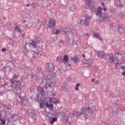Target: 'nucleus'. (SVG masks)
Segmentation results:
<instances>
[{
    "label": "nucleus",
    "mask_w": 125,
    "mask_h": 125,
    "mask_svg": "<svg viewBox=\"0 0 125 125\" xmlns=\"http://www.w3.org/2000/svg\"><path fill=\"white\" fill-rule=\"evenodd\" d=\"M19 98H20V99H21V100H22V101H24V99H25V98L24 97H22L21 96V95H19Z\"/></svg>",
    "instance_id": "a19ab883"
},
{
    "label": "nucleus",
    "mask_w": 125,
    "mask_h": 125,
    "mask_svg": "<svg viewBox=\"0 0 125 125\" xmlns=\"http://www.w3.org/2000/svg\"><path fill=\"white\" fill-rule=\"evenodd\" d=\"M80 85H81V84H80L79 83H77L76 85V90L78 91L79 90V86H80Z\"/></svg>",
    "instance_id": "58836bf2"
},
{
    "label": "nucleus",
    "mask_w": 125,
    "mask_h": 125,
    "mask_svg": "<svg viewBox=\"0 0 125 125\" xmlns=\"http://www.w3.org/2000/svg\"><path fill=\"white\" fill-rule=\"evenodd\" d=\"M115 54L116 55H121V53L119 52H115Z\"/></svg>",
    "instance_id": "09e8293b"
},
{
    "label": "nucleus",
    "mask_w": 125,
    "mask_h": 125,
    "mask_svg": "<svg viewBox=\"0 0 125 125\" xmlns=\"http://www.w3.org/2000/svg\"><path fill=\"white\" fill-rule=\"evenodd\" d=\"M39 55H41V54H40V52H34V58H37V57H39Z\"/></svg>",
    "instance_id": "c85d7f7f"
},
{
    "label": "nucleus",
    "mask_w": 125,
    "mask_h": 125,
    "mask_svg": "<svg viewBox=\"0 0 125 125\" xmlns=\"http://www.w3.org/2000/svg\"><path fill=\"white\" fill-rule=\"evenodd\" d=\"M51 93L52 94V96H55V95H56V94H55V93H53L52 92H51Z\"/></svg>",
    "instance_id": "5fc2aeb1"
},
{
    "label": "nucleus",
    "mask_w": 125,
    "mask_h": 125,
    "mask_svg": "<svg viewBox=\"0 0 125 125\" xmlns=\"http://www.w3.org/2000/svg\"><path fill=\"white\" fill-rule=\"evenodd\" d=\"M77 9V8L76 7V5L74 4H72L70 5L69 7V10L72 12H74V11H76V10Z\"/></svg>",
    "instance_id": "6ab92c4d"
},
{
    "label": "nucleus",
    "mask_w": 125,
    "mask_h": 125,
    "mask_svg": "<svg viewBox=\"0 0 125 125\" xmlns=\"http://www.w3.org/2000/svg\"><path fill=\"white\" fill-rule=\"evenodd\" d=\"M101 5H102L103 7H105V3H104V2H102V3H101Z\"/></svg>",
    "instance_id": "8fccbe9b"
},
{
    "label": "nucleus",
    "mask_w": 125,
    "mask_h": 125,
    "mask_svg": "<svg viewBox=\"0 0 125 125\" xmlns=\"http://www.w3.org/2000/svg\"><path fill=\"white\" fill-rule=\"evenodd\" d=\"M107 61L109 63H114V57L113 56V54H109L108 55V58Z\"/></svg>",
    "instance_id": "2eb2a0df"
},
{
    "label": "nucleus",
    "mask_w": 125,
    "mask_h": 125,
    "mask_svg": "<svg viewBox=\"0 0 125 125\" xmlns=\"http://www.w3.org/2000/svg\"><path fill=\"white\" fill-rule=\"evenodd\" d=\"M6 93V92L5 91L3 90L0 92V95L2 96L3 94H5Z\"/></svg>",
    "instance_id": "ea45409f"
},
{
    "label": "nucleus",
    "mask_w": 125,
    "mask_h": 125,
    "mask_svg": "<svg viewBox=\"0 0 125 125\" xmlns=\"http://www.w3.org/2000/svg\"><path fill=\"white\" fill-rule=\"evenodd\" d=\"M55 122H57V118L53 117L52 120H50V123L51 125H53Z\"/></svg>",
    "instance_id": "a878e982"
},
{
    "label": "nucleus",
    "mask_w": 125,
    "mask_h": 125,
    "mask_svg": "<svg viewBox=\"0 0 125 125\" xmlns=\"http://www.w3.org/2000/svg\"><path fill=\"white\" fill-rule=\"evenodd\" d=\"M119 66H120V63L119 62H117L115 64V67L116 68H119Z\"/></svg>",
    "instance_id": "79ce46f5"
},
{
    "label": "nucleus",
    "mask_w": 125,
    "mask_h": 125,
    "mask_svg": "<svg viewBox=\"0 0 125 125\" xmlns=\"http://www.w3.org/2000/svg\"><path fill=\"white\" fill-rule=\"evenodd\" d=\"M40 107L41 108H42V104H40Z\"/></svg>",
    "instance_id": "0e129e2a"
},
{
    "label": "nucleus",
    "mask_w": 125,
    "mask_h": 125,
    "mask_svg": "<svg viewBox=\"0 0 125 125\" xmlns=\"http://www.w3.org/2000/svg\"><path fill=\"white\" fill-rule=\"evenodd\" d=\"M118 28L117 29V31L118 32V33H121V31H122V30H123V29H124L123 24H121V25L118 24Z\"/></svg>",
    "instance_id": "393cba45"
},
{
    "label": "nucleus",
    "mask_w": 125,
    "mask_h": 125,
    "mask_svg": "<svg viewBox=\"0 0 125 125\" xmlns=\"http://www.w3.org/2000/svg\"><path fill=\"white\" fill-rule=\"evenodd\" d=\"M104 125H110V121H109V120H106L104 122Z\"/></svg>",
    "instance_id": "c9c22d12"
},
{
    "label": "nucleus",
    "mask_w": 125,
    "mask_h": 125,
    "mask_svg": "<svg viewBox=\"0 0 125 125\" xmlns=\"http://www.w3.org/2000/svg\"><path fill=\"white\" fill-rule=\"evenodd\" d=\"M95 13L97 16H99L100 20L103 22H105V21H108L110 17L108 14L102 13V7L101 6L98 7V9L95 11Z\"/></svg>",
    "instance_id": "f03ea898"
},
{
    "label": "nucleus",
    "mask_w": 125,
    "mask_h": 125,
    "mask_svg": "<svg viewBox=\"0 0 125 125\" xmlns=\"http://www.w3.org/2000/svg\"><path fill=\"white\" fill-rule=\"evenodd\" d=\"M62 32H63V35H65L66 37H68V33H69V34L71 33V36H73L74 34L76 33V30H75V29H72L69 27H64L60 28V29H54L53 30V33L55 35H58V34H60V33H62Z\"/></svg>",
    "instance_id": "f257e3e1"
},
{
    "label": "nucleus",
    "mask_w": 125,
    "mask_h": 125,
    "mask_svg": "<svg viewBox=\"0 0 125 125\" xmlns=\"http://www.w3.org/2000/svg\"><path fill=\"white\" fill-rule=\"evenodd\" d=\"M71 61H73L74 63H78V58L77 57H71Z\"/></svg>",
    "instance_id": "cd10ccee"
},
{
    "label": "nucleus",
    "mask_w": 125,
    "mask_h": 125,
    "mask_svg": "<svg viewBox=\"0 0 125 125\" xmlns=\"http://www.w3.org/2000/svg\"><path fill=\"white\" fill-rule=\"evenodd\" d=\"M6 66L10 68V71H12V70H13L15 68L14 64H13V63L10 62H7Z\"/></svg>",
    "instance_id": "f3484780"
},
{
    "label": "nucleus",
    "mask_w": 125,
    "mask_h": 125,
    "mask_svg": "<svg viewBox=\"0 0 125 125\" xmlns=\"http://www.w3.org/2000/svg\"><path fill=\"white\" fill-rule=\"evenodd\" d=\"M103 10H104V11H107V7H104L103 8Z\"/></svg>",
    "instance_id": "603ef678"
},
{
    "label": "nucleus",
    "mask_w": 125,
    "mask_h": 125,
    "mask_svg": "<svg viewBox=\"0 0 125 125\" xmlns=\"http://www.w3.org/2000/svg\"><path fill=\"white\" fill-rule=\"evenodd\" d=\"M109 10L111 13H115V9L113 7H110L109 8Z\"/></svg>",
    "instance_id": "2f4dec72"
},
{
    "label": "nucleus",
    "mask_w": 125,
    "mask_h": 125,
    "mask_svg": "<svg viewBox=\"0 0 125 125\" xmlns=\"http://www.w3.org/2000/svg\"><path fill=\"white\" fill-rule=\"evenodd\" d=\"M45 105H46V107L48 108V109H53L54 108L53 104H48V102H46Z\"/></svg>",
    "instance_id": "aec40b11"
},
{
    "label": "nucleus",
    "mask_w": 125,
    "mask_h": 125,
    "mask_svg": "<svg viewBox=\"0 0 125 125\" xmlns=\"http://www.w3.org/2000/svg\"><path fill=\"white\" fill-rule=\"evenodd\" d=\"M6 50V49L5 48L2 49V51H3V52H4V51H5Z\"/></svg>",
    "instance_id": "13d9d810"
},
{
    "label": "nucleus",
    "mask_w": 125,
    "mask_h": 125,
    "mask_svg": "<svg viewBox=\"0 0 125 125\" xmlns=\"http://www.w3.org/2000/svg\"><path fill=\"white\" fill-rule=\"evenodd\" d=\"M91 82H94V79H92V80H91Z\"/></svg>",
    "instance_id": "338daca9"
},
{
    "label": "nucleus",
    "mask_w": 125,
    "mask_h": 125,
    "mask_svg": "<svg viewBox=\"0 0 125 125\" xmlns=\"http://www.w3.org/2000/svg\"><path fill=\"white\" fill-rule=\"evenodd\" d=\"M6 84H7V83H4V84H0V88L2 89H5V86H6Z\"/></svg>",
    "instance_id": "7c9ffc66"
},
{
    "label": "nucleus",
    "mask_w": 125,
    "mask_h": 125,
    "mask_svg": "<svg viewBox=\"0 0 125 125\" xmlns=\"http://www.w3.org/2000/svg\"><path fill=\"white\" fill-rule=\"evenodd\" d=\"M86 36H87V37H88V38H89V35H88V33H86Z\"/></svg>",
    "instance_id": "69168bd1"
},
{
    "label": "nucleus",
    "mask_w": 125,
    "mask_h": 125,
    "mask_svg": "<svg viewBox=\"0 0 125 125\" xmlns=\"http://www.w3.org/2000/svg\"><path fill=\"white\" fill-rule=\"evenodd\" d=\"M10 86H8V87L9 90H11V91L13 90H12V89H11L12 88V87H9Z\"/></svg>",
    "instance_id": "4d7b16f0"
},
{
    "label": "nucleus",
    "mask_w": 125,
    "mask_h": 125,
    "mask_svg": "<svg viewBox=\"0 0 125 125\" xmlns=\"http://www.w3.org/2000/svg\"><path fill=\"white\" fill-rule=\"evenodd\" d=\"M15 30H16V31L19 32V33H21V30H20V27H19L18 26H16L15 27Z\"/></svg>",
    "instance_id": "f704fd0d"
},
{
    "label": "nucleus",
    "mask_w": 125,
    "mask_h": 125,
    "mask_svg": "<svg viewBox=\"0 0 125 125\" xmlns=\"http://www.w3.org/2000/svg\"><path fill=\"white\" fill-rule=\"evenodd\" d=\"M85 4L87 6V8H89L91 11H93V5H94V1L93 0H85Z\"/></svg>",
    "instance_id": "0eeeda50"
},
{
    "label": "nucleus",
    "mask_w": 125,
    "mask_h": 125,
    "mask_svg": "<svg viewBox=\"0 0 125 125\" xmlns=\"http://www.w3.org/2000/svg\"><path fill=\"white\" fill-rule=\"evenodd\" d=\"M96 112V109H95V106H92V108L89 110V108L88 109V110L87 111V113H90L91 115H95Z\"/></svg>",
    "instance_id": "ddd939ff"
},
{
    "label": "nucleus",
    "mask_w": 125,
    "mask_h": 125,
    "mask_svg": "<svg viewBox=\"0 0 125 125\" xmlns=\"http://www.w3.org/2000/svg\"><path fill=\"white\" fill-rule=\"evenodd\" d=\"M52 79H53V77L51 75H48L47 77L45 78V81H47L45 85V88H47V87L50 86V83L49 82L52 81Z\"/></svg>",
    "instance_id": "9d476101"
},
{
    "label": "nucleus",
    "mask_w": 125,
    "mask_h": 125,
    "mask_svg": "<svg viewBox=\"0 0 125 125\" xmlns=\"http://www.w3.org/2000/svg\"><path fill=\"white\" fill-rule=\"evenodd\" d=\"M26 6H27V7H29V6H30V4H27L26 5Z\"/></svg>",
    "instance_id": "e2e57ef3"
},
{
    "label": "nucleus",
    "mask_w": 125,
    "mask_h": 125,
    "mask_svg": "<svg viewBox=\"0 0 125 125\" xmlns=\"http://www.w3.org/2000/svg\"><path fill=\"white\" fill-rule=\"evenodd\" d=\"M119 16H120L121 18L124 19V18L125 17V13H124L123 12H120L119 14Z\"/></svg>",
    "instance_id": "c756f323"
},
{
    "label": "nucleus",
    "mask_w": 125,
    "mask_h": 125,
    "mask_svg": "<svg viewBox=\"0 0 125 125\" xmlns=\"http://www.w3.org/2000/svg\"><path fill=\"white\" fill-rule=\"evenodd\" d=\"M100 36V35L99 34V33H94V37H95V38H97V39H99Z\"/></svg>",
    "instance_id": "72a5a7b5"
},
{
    "label": "nucleus",
    "mask_w": 125,
    "mask_h": 125,
    "mask_svg": "<svg viewBox=\"0 0 125 125\" xmlns=\"http://www.w3.org/2000/svg\"><path fill=\"white\" fill-rule=\"evenodd\" d=\"M42 21H41L40 20H38L36 24L35 27L37 28V29H40L42 26Z\"/></svg>",
    "instance_id": "dca6fc26"
},
{
    "label": "nucleus",
    "mask_w": 125,
    "mask_h": 125,
    "mask_svg": "<svg viewBox=\"0 0 125 125\" xmlns=\"http://www.w3.org/2000/svg\"><path fill=\"white\" fill-rule=\"evenodd\" d=\"M95 84H99V83H100V82H99V81L97 80L95 81Z\"/></svg>",
    "instance_id": "49530a36"
},
{
    "label": "nucleus",
    "mask_w": 125,
    "mask_h": 125,
    "mask_svg": "<svg viewBox=\"0 0 125 125\" xmlns=\"http://www.w3.org/2000/svg\"><path fill=\"white\" fill-rule=\"evenodd\" d=\"M33 41L37 42V43H40L41 42V38L38 36H36L34 39Z\"/></svg>",
    "instance_id": "5701e85b"
},
{
    "label": "nucleus",
    "mask_w": 125,
    "mask_h": 125,
    "mask_svg": "<svg viewBox=\"0 0 125 125\" xmlns=\"http://www.w3.org/2000/svg\"><path fill=\"white\" fill-rule=\"evenodd\" d=\"M112 113L113 114H118L119 113V111H115L114 110H112Z\"/></svg>",
    "instance_id": "de8ad7c7"
},
{
    "label": "nucleus",
    "mask_w": 125,
    "mask_h": 125,
    "mask_svg": "<svg viewBox=\"0 0 125 125\" xmlns=\"http://www.w3.org/2000/svg\"><path fill=\"white\" fill-rule=\"evenodd\" d=\"M30 44L33 46L34 48H37V44H38V43L36 42L34 40H32L31 42L30 43Z\"/></svg>",
    "instance_id": "4be33fe9"
},
{
    "label": "nucleus",
    "mask_w": 125,
    "mask_h": 125,
    "mask_svg": "<svg viewBox=\"0 0 125 125\" xmlns=\"http://www.w3.org/2000/svg\"><path fill=\"white\" fill-rule=\"evenodd\" d=\"M63 60V61H64V64H66V62L69 61V57H68V56H67V55H64Z\"/></svg>",
    "instance_id": "b1692460"
},
{
    "label": "nucleus",
    "mask_w": 125,
    "mask_h": 125,
    "mask_svg": "<svg viewBox=\"0 0 125 125\" xmlns=\"http://www.w3.org/2000/svg\"><path fill=\"white\" fill-rule=\"evenodd\" d=\"M29 115L31 118H33V120H36V119H37V115L34 114L33 112H30Z\"/></svg>",
    "instance_id": "bb28decb"
},
{
    "label": "nucleus",
    "mask_w": 125,
    "mask_h": 125,
    "mask_svg": "<svg viewBox=\"0 0 125 125\" xmlns=\"http://www.w3.org/2000/svg\"><path fill=\"white\" fill-rule=\"evenodd\" d=\"M10 82H11L12 85H13V84H14V83H15V82H16V81H15V80L14 79L12 78L10 80Z\"/></svg>",
    "instance_id": "473e14b6"
},
{
    "label": "nucleus",
    "mask_w": 125,
    "mask_h": 125,
    "mask_svg": "<svg viewBox=\"0 0 125 125\" xmlns=\"http://www.w3.org/2000/svg\"><path fill=\"white\" fill-rule=\"evenodd\" d=\"M34 79L37 81L38 83H42L43 82H44V80L42 78V77L38 78V76H35L33 77Z\"/></svg>",
    "instance_id": "a211bd4d"
},
{
    "label": "nucleus",
    "mask_w": 125,
    "mask_h": 125,
    "mask_svg": "<svg viewBox=\"0 0 125 125\" xmlns=\"http://www.w3.org/2000/svg\"><path fill=\"white\" fill-rule=\"evenodd\" d=\"M18 78H19V76L17 75H14L12 77V78L14 79V80H16Z\"/></svg>",
    "instance_id": "4c0bfd02"
},
{
    "label": "nucleus",
    "mask_w": 125,
    "mask_h": 125,
    "mask_svg": "<svg viewBox=\"0 0 125 125\" xmlns=\"http://www.w3.org/2000/svg\"><path fill=\"white\" fill-rule=\"evenodd\" d=\"M119 6L120 7H124V5H123V4H120Z\"/></svg>",
    "instance_id": "bf43d9fd"
},
{
    "label": "nucleus",
    "mask_w": 125,
    "mask_h": 125,
    "mask_svg": "<svg viewBox=\"0 0 125 125\" xmlns=\"http://www.w3.org/2000/svg\"><path fill=\"white\" fill-rule=\"evenodd\" d=\"M83 57H85V55L84 54L83 55Z\"/></svg>",
    "instance_id": "774afa93"
},
{
    "label": "nucleus",
    "mask_w": 125,
    "mask_h": 125,
    "mask_svg": "<svg viewBox=\"0 0 125 125\" xmlns=\"http://www.w3.org/2000/svg\"><path fill=\"white\" fill-rule=\"evenodd\" d=\"M96 55L98 57L103 58L105 56V53L102 51H97Z\"/></svg>",
    "instance_id": "4468645a"
},
{
    "label": "nucleus",
    "mask_w": 125,
    "mask_h": 125,
    "mask_svg": "<svg viewBox=\"0 0 125 125\" xmlns=\"http://www.w3.org/2000/svg\"><path fill=\"white\" fill-rule=\"evenodd\" d=\"M122 61H123V62H125V57H123L122 59Z\"/></svg>",
    "instance_id": "3c124183"
},
{
    "label": "nucleus",
    "mask_w": 125,
    "mask_h": 125,
    "mask_svg": "<svg viewBox=\"0 0 125 125\" xmlns=\"http://www.w3.org/2000/svg\"><path fill=\"white\" fill-rule=\"evenodd\" d=\"M99 41H100V42H104V40H103V39H102V38H99Z\"/></svg>",
    "instance_id": "a18cd8bd"
},
{
    "label": "nucleus",
    "mask_w": 125,
    "mask_h": 125,
    "mask_svg": "<svg viewBox=\"0 0 125 125\" xmlns=\"http://www.w3.org/2000/svg\"><path fill=\"white\" fill-rule=\"evenodd\" d=\"M37 70H38L39 72H41V68H40V67H37Z\"/></svg>",
    "instance_id": "6e6d98bb"
},
{
    "label": "nucleus",
    "mask_w": 125,
    "mask_h": 125,
    "mask_svg": "<svg viewBox=\"0 0 125 125\" xmlns=\"http://www.w3.org/2000/svg\"><path fill=\"white\" fill-rule=\"evenodd\" d=\"M22 83V81L21 79V80H17L14 84L10 85L9 87L12 88V90H14V89L16 91L20 90L21 89Z\"/></svg>",
    "instance_id": "7ed1b4c3"
},
{
    "label": "nucleus",
    "mask_w": 125,
    "mask_h": 125,
    "mask_svg": "<svg viewBox=\"0 0 125 125\" xmlns=\"http://www.w3.org/2000/svg\"><path fill=\"white\" fill-rule=\"evenodd\" d=\"M88 109H89V107H83V108L82 112L79 113V112L72 111V114L73 116H75V115H76L77 117L78 118H81V115L87 114V111H88Z\"/></svg>",
    "instance_id": "423d86ee"
},
{
    "label": "nucleus",
    "mask_w": 125,
    "mask_h": 125,
    "mask_svg": "<svg viewBox=\"0 0 125 125\" xmlns=\"http://www.w3.org/2000/svg\"><path fill=\"white\" fill-rule=\"evenodd\" d=\"M121 69H122V70H125V66H121Z\"/></svg>",
    "instance_id": "052dcab7"
},
{
    "label": "nucleus",
    "mask_w": 125,
    "mask_h": 125,
    "mask_svg": "<svg viewBox=\"0 0 125 125\" xmlns=\"http://www.w3.org/2000/svg\"><path fill=\"white\" fill-rule=\"evenodd\" d=\"M48 100L50 103H54L55 105H57V104L60 103V101L53 98L49 97Z\"/></svg>",
    "instance_id": "9b49d317"
},
{
    "label": "nucleus",
    "mask_w": 125,
    "mask_h": 125,
    "mask_svg": "<svg viewBox=\"0 0 125 125\" xmlns=\"http://www.w3.org/2000/svg\"><path fill=\"white\" fill-rule=\"evenodd\" d=\"M59 43H60L61 44H63V43L64 42V41H63L62 40H60L59 41Z\"/></svg>",
    "instance_id": "37998d69"
},
{
    "label": "nucleus",
    "mask_w": 125,
    "mask_h": 125,
    "mask_svg": "<svg viewBox=\"0 0 125 125\" xmlns=\"http://www.w3.org/2000/svg\"><path fill=\"white\" fill-rule=\"evenodd\" d=\"M6 27L7 28H9V27H10V24H7L6 25Z\"/></svg>",
    "instance_id": "864d4df0"
},
{
    "label": "nucleus",
    "mask_w": 125,
    "mask_h": 125,
    "mask_svg": "<svg viewBox=\"0 0 125 125\" xmlns=\"http://www.w3.org/2000/svg\"><path fill=\"white\" fill-rule=\"evenodd\" d=\"M92 62H93L92 60H87L86 62L83 64L84 67H89L91 66V65H92Z\"/></svg>",
    "instance_id": "f8f14e48"
},
{
    "label": "nucleus",
    "mask_w": 125,
    "mask_h": 125,
    "mask_svg": "<svg viewBox=\"0 0 125 125\" xmlns=\"http://www.w3.org/2000/svg\"><path fill=\"white\" fill-rule=\"evenodd\" d=\"M45 69L48 72L53 73L54 72V65L52 62H49L45 64Z\"/></svg>",
    "instance_id": "1a4fd4ad"
},
{
    "label": "nucleus",
    "mask_w": 125,
    "mask_h": 125,
    "mask_svg": "<svg viewBox=\"0 0 125 125\" xmlns=\"http://www.w3.org/2000/svg\"><path fill=\"white\" fill-rule=\"evenodd\" d=\"M37 90L41 92L39 94L37 95V100H43V99L45 98V94L44 93L43 87H39L37 88Z\"/></svg>",
    "instance_id": "20e7f679"
},
{
    "label": "nucleus",
    "mask_w": 125,
    "mask_h": 125,
    "mask_svg": "<svg viewBox=\"0 0 125 125\" xmlns=\"http://www.w3.org/2000/svg\"><path fill=\"white\" fill-rule=\"evenodd\" d=\"M57 61H61V57H57Z\"/></svg>",
    "instance_id": "c03bdc74"
},
{
    "label": "nucleus",
    "mask_w": 125,
    "mask_h": 125,
    "mask_svg": "<svg viewBox=\"0 0 125 125\" xmlns=\"http://www.w3.org/2000/svg\"><path fill=\"white\" fill-rule=\"evenodd\" d=\"M0 121L2 122V125H5V120L2 119V118H0Z\"/></svg>",
    "instance_id": "e433bc0d"
},
{
    "label": "nucleus",
    "mask_w": 125,
    "mask_h": 125,
    "mask_svg": "<svg viewBox=\"0 0 125 125\" xmlns=\"http://www.w3.org/2000/svg\"><path fill=\"white\" fill-rule=\"evenodd\" d=\"M84 19L80 20V24L83 25H85L86 26H88L89 25V21L91 18L88 15L86 14L84 15Z\"/></svg>",
    "instance_id": "39448f33"
},
{
    "label": "nucleus",
    "mask_w": 125,
    "mask_h": 125,
    "mask_svg": "<svg viewBox=\"0 0 125 125\" xmlns=\"http://www.w3.org/2000/svg\"><path fill=\"white\" fill-rule=\"evenodd\" d=\"M55 25H56V21L53 19H49L47 28V29H52V28H55Z\"/></svg>",
    "instance_id": "6e6552de"
},
{
    "label": "nucleus",
    "mask_w": 125,
    "mask_h": 125,
    "mask_svg": "<svg viewBox=\"0 0 125 125\" xmlns=\"http://www.w3.org/2000/svg\"><path fill=\"white\" fill-rule=\"evenodd\" d=\"M110 99L111 100V102L113 103H116V102H118V98H117V97L111 96Z\"/></svg>",
    "instance_id": "412c9836"
},
{
    "label": "nucleus",
    "mask_w": 125,
    "mask_h": 125,
    "mask_svg": "<svg viewBox=\"0 0 125 125\" xmlns=\"http://www.w3.org/2000/svg\"><path fill=\"white\" fill-rule=\"evenodd\" d=\"M25 36H26L25 33H23V34H22V37H25Z\"/></svg>",
    "instance_id": "680f3d73"
}]
</instances>
